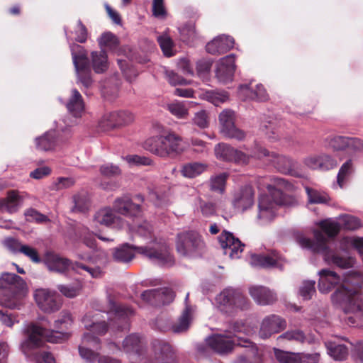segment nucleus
<instances>
[{
    "label": "nucleus",
    "instance_id": "20e7f679",
    "mask_svg": "<svg viewBox=\"0 0 363 363\" xmlns=\"http://www.w3.org/2000/svg\"><path fill=\"white\" fill-rule=\"evenodd\" d=\"M153 128L157 135L149 138L145 141L144 148L146 150L163 158L183 152L182 139L179 135L166 129L160 123L154 124Z\"/></svg>",
    "mask_w": 363,
    "mask_h": 363
},
{
    "label": "nucleus",
    "instance_id": "a211bd4d",
    "mask_svg": "<svg viewBox=\"0 0 363 363\" xmlns=\"http://www.w3.org/2000/svg\"><path fill=\"white\" fill-rule=\"evenodd\" d=\"M215 154L218 159L234 162L238 164H247L251 157L245 153L235 149L225 143H219L215 147Z\"/></svg>",
    "mask_w": 363,
    "mask_h": 363
},
{
    "label": "nucleus",
    "instance_id": "e433bc0d",
    "mask_svg": "<svg viewBox=\"0 0 363 363\" xmlns=\"http://www.w3.org/2000/svg\"><path fill=\"white\" fill-rule=\"evenodd\" d=\"M55 145V133L53 130L47 131L35 139V148L39 151H51L54 150Z\"/></svg>",
    "mask_w": 363,
    "mask_h": 363
},
{
    "label": "nucleus",
    "instance_id": "774afa93",
    "mask_svg": "<svg viewBox=\"0 0 363 363\" xmlns=\"http://www.w3.org/2000/svg\"><path fill=\"white\" fill-rule=\"evenodd\" d=\"M197 201L203 216L209 217L216 213V205L214 203L204 201L201 198H198Z\"/></svg>",
    "mask_w": 363,
    "mask_h": 363
},
{
    "label": "nucleus",
    "instance_id": "423d86ee",
    "mask_svg": "<svg viewBox=\"0 0 363 363\" xmlns=\"http://www.w3.org/2000/svg\"><path fill=\"white\" fill-rule=\"evenodd\" d=\"M251 157L259 160L266 159L267 162H271L281 173L298 177L295 170L297 162L288 156L270 152L263 147L256 145Z\"/></svg>",
    "mask_w": 363,
    "mask_h": 363
},
{
    "label": "nucleus",
    "instance_id": "3c124183",
    "mask_svg": "<svg viewBox=\"0 0 363 363\" xmlns=\"http://www.w3.org/2000/svg\"><path fill=\"white\" fill-rule=\"evenodd\" d=\"M205 99L218 106L221 104L227 101L228 99V95L225 91H215L212 90L206 91L204 94Z\"/></svg>",
    "mask_w": 363,
    "mask_h": 363
},
{
    "label": "nucleus",
    "instance_id": "5fc2aeb1",
    "mask_svg": "<svg viewBox=\"0 0 363 363\" xmlns=\"http://www.w3.org/2000/svg\"><path fill=\"white\" fill-rule=\"evenodd\" d=\"M221 133L226 138L242 141L246 138V133L238 128L235 123L221 131Z\"/></svg>",
    "mask_w": 363,
    "mask_h": 363
},
{
    "label": "nucleus",
    "instance_id": "69168bd1",
    "mask_svg": "<svg viewBox=\"0 0 363 363\" xmlns=\"http://www.w3.org/2000/svg\"><path fill=\"white\" fill-rule=\"evenodd\" d=\"M74 183V179L71 177H59L52 183V189L60 191L69 189L72 187Z\"/></svg>",
    "mask_w": 363,
    "mask_h": 363
},
{
    "label": "nucleus",
    "instance_id": "393cba45",
    "mask_svg": "<svg viewBox=\"0 0 363 363\" xmlns=\"http://www.w3.org/2000/svg\"><path fill=\"white\" fill-rule=\"evenodd\" d=\"M97 43L101 50H104L106 52L108 51L114 55H121L124 52L121 46L119 38L111 31L101 33L97 38Z\"/></svg>",
    "mask_w": 363,
    "mask_h": 363
},
{
    "label": "nucleus",
    "instance_id": "473e14b6",
    "mask_svg": "<svg viewBox=\"0 0 363 363\" xmlns=\"http://www.w3.org/2000/svg\"><path fill=\"white\" fill-rule=\"evenodd\" d=\"M250 264L252 267L261 268L277 267L281 269L283 267L277 257L264 255H252Z\"/></svg>",
    "mask_w": 363,
    "mask_h": 363
},
{
    "label": "nucleus",
    "instance_id": "c85d7f7f",
    "mask_svg": "<svg viewBox=\"0 0 363 363\" xmlns=\"http://www.w3.org/2000/svg\"><path fill=\"white\" fill-rule=\"evenodd\" d=\"M249 293L259 305H269L274 303L277 299L276 294L269 289L263 286H252L250 287Z\"/></svg>",
    "mask_w": 363,
    "mask_h": 363
},
{
    "label": "nucleus",
    "instance_id": "bf43d9fd",
    "mask_svg": "<svg viewBox=\"0 0 363 363\" xmlns=\"http://www.w3.org/2000/svg\"><path fill=\"white\" fill-rule=\"evenodd\" d=\"M315 294V281H305L299 289V295L303 300H310Z\"/></svg>",
    "mask_w": 363,
    "mask_h": 363
},
{
    "label": "nucleus",
    "instance_id": "603ef678",
    "mask_svg": "<svg viewBox=\"0 0 363 363\" xmlns=\"http://www.w3.org/2000/svg\"><path fill=\"white\" fill-rule=\"evenodd\" d=\"M213 61L210 59H201L196 62L197 74L203 80H208Z\"/></svg>",
    "mask_w": 363,
    "mask_h": 363
},
{
    "label": "nucleus",
    "instance_id": "7ed1b4c3",
    "mask_svg": "<svg viewBox=\"0 0 363 363\" xmlns=\"http://www.w3.org/2000/svg\"><path fill=\"white\" fill-rule=\"evenodd\" d=\"M134 250L162 267H169L175 263L169 247L164 242H152L141 247L124 244L115 250L113 259L118 262L128 263L133 259Z\"/></svg>",
    "mask_w": 363,
    "mask_h": 363
},
{
    "label": "nucleus",
    "instance_id": "c9c22d12",
    "mask_svg": "<svg viewBox=\"0 0 363 363\" xmlns=\"http://www.w3.org/2000/svg\"><path fill=\"white\" fill-rule=\"evenodd\" d=\"M189 298V294L186 295L185 297V303L186 306L184 310L182 312L181 317L179 318L178 322L174 323L172 325V330L174 333H181L185 332L188 330L190 322H191V314L192 312V308L190 306L187 304V301Z\"/></svg>",
    "mask_w": 363,
    "mask_h": 363
},
{
    "label": "nucleus",
    "instance_id": "f3484780",
    "mask_svg": "<svg viewBox=\"0 0 363 363\" xmlns=\"http://www.w3.org/2000/svg\"><path fill=\"white\" fill-rule=\"evenodd\" d=\"M254 203L255 191L251 186L245 185L234 191L232 205L237 211L243 213L251 208Z\"/></svg>",
    "mask_w": 363,
    "mask_h": 363
},
{
    "label": "nucleus",
    "instance_id": "c03bdc74",
    "mask_svg": "<svg viewBox=\"0 0 363 363\" xmlns=\"http://www.w3.org/2000/svg\"><path fill=\"white\" fill-rule=\"evenodd\" d=\"M308 196V201L311 204L326 203L329 201V196L325 192L318 191L308 186L305 187Z\"/></svg>",
    "mask_w": 363,
    "mask_h": 363
},
{
    "label": "nucleus",
    "instance_id": "412c9836",
    "mask_svg": "<svg viewBox=\"0 0 363 363\" xmlns=\"http://www.w3.org/2000/svg\"><path fill=\"white\" fill-rule=\"evenodd\" d=\"M235 59V55L230 54L222 57L218 62L216 77L220 83L227 84L233 80L236 67Z\"/></svg>",
    "mask_w": 363,
    "mask_h": 363
},
{
    "label": "nucleus",
    "instance_id": "72a5a7b5",
    "mask_svg": "<svg viewBox=\"0 0 363 363\" xmlns=\"http://www.w3.org/2000/svg\"><path fill=\"white\" fill-rule=\"evenodd\" d=\"M94 220L102 225L107 226L113 225L114 226L118 224L122 227L124 224L123 219L113 214L110 208H102L98 211L94 215Z\"/></svg>",
    "mask_w": 363,
    "mask_h": 363
},
{
    "label": "nucleus",
    "instance_id": "ddd939ff",
    "mask_svg": "<svg viewBox=\"0 0 363 363\" xmlns=\"http://www.w3.org/2000/svg\"><path fill=\"white\" fill-rule=\"evenodd\" d=\"M33 296L38 307L45 313H55L62 307V300L54 290L45 288L37 289Z\"/></svg>",
    "mask_w": 363,
    "mask_h": 363
},
{
    "label": "nucleus",
    "instance_id": "f704fd0d",
    "mask_svg": "<svg viewBox=\"0 0 363 363\" xmlns=\"http://www.w3.org/2000/svg\"><path fill=\"white\" fill-rule=\"evenodd\" d=\"M65 31L68 40H74L79 43H84L86 40V30L80 21L65 27Z\"/></svg>",
    "mask_w": 363,
    "mask_h": 363
},
{
    "label": "nucleus",
    "instance_id": "8fccbe9b",
    "mask_svg": "<svg viewBox=\"0 0 363 363\" xmlns=\"http://www.w3.org/2000/svg\"><path fill=\"white\" fill-rule=\"evenodd\" d=\"M94 247V241L92 240V248ZM95 259L96 262L99 260V265L92 267V277H99L102 274L101 266L106 262V254L103 251H94L92 250V260Z\"/></svg>",
    "mask_w": 363,
    "mask_h": 363
},
{
    "label": "nucleus",
    "instance_id": "4be33fe9",
    "mask_svg": "<svg viewBox=\"0 0 363 363\" xmlns=\"http://www.w3.org/2000/svg\"><path fill=\"white\" fill-rule=\"evenodd\" d=\"M207 345L219 354H226L232 351L235 339H231L230 335L215 334L206 339Z\"/></svg>",
    "mask_w": 363,
    "mask_h": 363
},
{
    "label": "nucleus",
    "instance_id": "5701e85b",
    "mask_svg": "<svg viewBox=\"0 0 363 363\" xmlns=\"http://www.w3.org/2000/svg\"><path fill=\"white\" fill-rule=\"evenodd\" d=\"M154 358L151 363H174L175 355L172 346L161 340L152 342Z\"/></svg>",
    "mask_w": 363,
    "mask_h": 363
},
{
    "label": "nucleus",
    "instance_id": "a878e982",
    "mask_svg": "<svg viewBox=\"0 0 363 363\" xmlns=\"http://www.w3.org/2000/svg\"><path fill=\"white\" fill-rule=\"evenodd\" d=\"M234 43V39L231 36L220 35L208 43L206 45V50L209 54L220 55L230 50Z\"/></svg>",
    "mask_w": 363,
    "mask_h": 363
},
{
    "label": "nucleus",
    "instance_id": "bb28decb",
    "mask_svg": "<svg viewBox=\"0 0 363 363\" xmlns=\"http://www.w3.org/2000/svg\"><path fill=\"white\" fill-rule=\"evenodd\" d=\"M239 94L240 97L245 99H251L257 101L264 102L269 99V95L262 84H258L255 89L251 87L250 84H242L239 86Z\"/></svg>",
    "mask_w": 363,
    "mask_h": 363
},
{
    "label": "nucleus",
    "instance_id": "e2e57ef3",
    "mask_svg": "<svg viewBox=\"0 0 363 363\" xmlns=\"http://www.w3.org/2000/svg\"><path fill=\"white\" fill-rule=\"evenodd\" d=\"M20 252L29 258L33 263L39 264L42 262L38 250L28 245H23L20 249Z\"/></svg>",
    "mask_w": 363,
    "mask_h": 363
},
{
    "label": "nucleus",
    "instance_id": "6e6d98bb",
    "mask_svg": "<svg viewBox=\"0 0 363 363\" xmlns=\"http://www.w3.org/2000/svg\"><path fill=\"white\" fill-rule=\"evenodd\" d=\"M220 132L235 123V112L230 109L223 110L218 116Z\"/></svg>",
    "mask_w": 363,
    "mask_h": 363
},
{
    "label": "nucleus",
    "instance_id": "9d476101",
    "mask_svg": "<svg viewBox=\"0 0 363 363\" xmlns=\"http://www.w3.org/2000/svg\"><path fill=\"white\" fill-rule=\"evenodd\" d=\"M70 49L78 81L85 87H89L91 82V65L87 52L82 46L77 44L70 45Z\"/></svg>",
    "mask_w": 363,
    "mask_h": 363
},
{
    "label": "nucleus",
    "instance_id": "0eeeda50",
    "mask_svg": "<svg viewBox=\"0 0 363 363\" xmlns=\"http://www.w3.org/2000/svg\"><path fill=\"white\" fill-rule=\"evenodd\" d=\"M219 309L226 313H233L239 311L250 308V302L238 290L227 288L221 291L216 298Z\"/></svg>",
    "mask_w": 363,
    "mask_h": 363
},
{
    "label": "nucleus",
    "instance_id": "f8f14e48",
    "mask_svg": "<svg viewBox=\"0 0 363 363\" xmlns=\"http://www.w3.org/2000/svg\"><path fill=\"white\" fill-rule=\"evenodd\" d=\"M338 222L328 219L320 222L319 225L322 230L330 238H333L337 235L340 230V225L348 230H355L361 227V222L357 217L343 214L337 218Z\"/></svg>",
    "mask_w": 363,
    "mask_h": 363
},
{
    "label": "nucleus",
    "instance_id": "1a4fd4ad",
    "mask_svg": "<svg viewBox=\"0 0 363 363\" xmlns=\"http://www.w3.org/2000/svg\"><path fill=\"white\" fill-rule=\"evenodd\" d=\"M228 333L230 334H234L235 338H237L235 339V342L238 345L247 348L245 356L240 357V363H245L248 359L252 358H254L255 362L259 360V354L256 345L247 338H242L240 336H237V334L239 333H243L247 335H249L250 333H252V330L248 326H247L242 320H236L232 322L230 324Z\"/></svg>",
    "mask_w": 363,
    "mask_h": 363
},
{
    "label": "nucleus",
    "instance_id": "2eb2a0df",
    "mask_svg": "<svg viewBox=\"0 0 363 363\" xmlns=\"http://www.w3.org/2000/svg\"><path fill=\"white\" fill-rule=\"evenodd\" d=\"M133 120V114L128 111H116L104 113L98 121V127L101 131H106L128 125Z\"/></svg>",
    "mask_w": 363,
    "mask_h": 363
},
{
    "label": "nucleus",
    "instance_id": "052dcab7",
    "mask_svg": "<svg viewBox=\"0 0 363 363\" xmlns=\"http://www.w3.org/2000/svg\"><path fill=\"white\" fill-rule=\"evenodd\" d=\"M123 159L131 166H150L153 163L150 157L137 155H128Z\"/></svg>",
    "mask_w": 363,
    "mask_h": 363
},
{
    "label": "nucleus",
    "instance_id": "13d9d810",
    "mask_svg": "<svg viewBox=\"0 0 363 363\" xmlns=\"http://www.w3.org/2000/svg\"><path fill=\"white\" fill-rule=\"evenodd\" d=\"M117 62L126 80L129 82L134 81L138 75V72L130 67L125 60L118 59Z\"/></svg>",
    "mask_w": 363,
    "mask_h": 363
},
{
    "label": "nucleus",
    "instance_id": "f257e3e1",
    "mask_svg": "<svg viewBox=\"0 0 363 363\" xmlns=\"http://www.w3.org/2000/svg\"><path fill=\"white\" fill-rule=\"evenodd\" d=\"M318 275V289L321 293L327 294L338 286L331 296L332 302L347 315V325H357V320L363 318V293L359 291L362 283V276L350 272L340 278L336 272L326 269L320 270Z\"/></svg>",
    "mask_w": 363,
    "mask_h": 363
},
{
    "label": "nucleus",
    "instance_id": "ea45409f",
    "mask_svg": "<svg viewBox=\"0 0 363 363\" xmlns=\"http://www.w3.org/2000/svg\"><path fill=\"white\" fill-rule=\"evenodd\" d=\"M109 66L107 53L104 50L92 52V70L100 74L106 72Z\"/></svg>",
    "mask_w": 363,
    "mask_h": 363
},
{
    "label": "nucleus",
    "instance_id": "4468645a",
    "mask_svg": "<svg viewBox=\"0 0 363 363\" xmlns=\"http://www.w3.org/2000/svg\"><path fill=\"white\" fill-rule=\"evenodd\" d=\"M45 265L51 272L63 274L70 269L78 271V269H84L91 273V269L82 264H72V262L64 257L52 252H47L43 259Z\"/></svg>",
    "mask_w": 363,
    "mask_h": 363
},
{
    "label": "nucleus",
    "instance_id": "49530a36",
    "mask_svg": "<svg viewBox=\"0 0 363 363\" xmlns=\"http://www.w3.org/2000/svg\"><path fill=\"white\" fill-rule=\"evenodd\" d=\"M276 359L279 363H301L300 353H294L274 349Z\"/></svg>",
    "mask_w": 363,
    "mask_h": 363
},
{
    "label": "nucleus",
    "instance_id": "680f3d73",
    "mask_svg": "<svg viewBox=\"0 0 363 363\" xmlns=\"http://www.w3.org/2000/svg\"><path fill=\"white\" fill-rule=\"evenodd\" d=\"M168 110L178 118H185L188 115V108L184 104L180 102L169 104Z\"/></svg>",
    "mask_w": 363,
    "mask_h": 363
},
{
    "label": "nucleus",
    "instance_id": "dca6fc26",
    "mask_svg": "<svg viewBox=\"0 0 363 363\" xmlns=\"http://www.w3.org/2000/svg\"><path fill=\"white\" fill-rule=\"evenodd\" d=\"M113 209L116 213L131 219L133 222L142 216L140 205L134 203L128 195L116 198L113 203Z\"/></svg>",
    "mask_w": 363,
    "mask_h": 363
},
{
    "label": "nucleus",
    "instance_id": "39448f33",
    "mask_svg": "<svg viewBox=\"0 0 363 363\" xmlns=\"http://www.w3.org/2000/svg\"><path fill=\"white\" fill-rule=\"evenodd\" d=\"M0 289L5 291L0 297V306L19 309L27 292L24 280L16 274L3 273L0 277Z\"/></svg>",
    "mask_w": 363,
    "mask_h": 363
},
{
    "label": "nucleus",
    "instance_id": "37998d69",
    "mask_svg": "<svg viewBox=\"0 0 363 363\" xmlns=\"http://www.w3.org/2000/svg\"><path fill=\"white\" fill-rule=\"evenodd\" d=\"M207 165L201 162H191L184 164L181 173L182 176L186 178H194L206 171Z\"/></svg>",
    "mask_w": 363,
    "mask_h": 363
},
{
    "label": "nucleus",
    "instance_id": "79ce46f5",
    "mask_svg": "<svg viewBox=\"0 0 363 363\" xmlns=\"http://www.w3.org/2000/svg\"><path fill=\"white\" fill-rule=\"evenodd\" d=\"M229 177L227 172H223L211 176L209 179V189L211 191L223 194L225 192L226 181Z\"/></svg>",
    "mask_w": 363,
    "mask_h": 363
},
{
    "label": "nucleus",
    "instance_id": "338daca9",
    "mask_svg": "<svg viewBox=\"0 0 363 363\" xmlns=\"http://www.w3.org/2000/svg\"><path fill=\"white\" fill-rule=\"evenodd\" d=\"M182 40L184 42L189 43L196 37V30L194 25H185L179 28Z\"/></svg>",
    "mask_w": 363,
    "mask_h": 363
},
{
    "label": "nucleus",
    "instance_id": "f03ea898",
    "mask_svg": "<svg viewBox=\"0 0 363 363\" xmlns=\"http://www.w3.org/2000/svg\"><path fill=\"white\" fill-rule=\"evenodd\" d=\"M73 319L69 312L62 311L54 321V329L48 331L46 329L34 323L26 325L23 329L25 339L21 342L20 348L26 356L33 354V351L40 347L46 339L53 343H60L70 337L69 328L72 325Z\"/></svg>",
    "mask_w": 363,
    "mask_h": 363
},
{
    "label": "nucleus",
    "instance_id": "6e6552de",
    "mask_svg": "<svg viewBox=\"0 0 363 363\" xmlns=\"http://www.w3.org/2000/svg\"><path fill=\"white\" fill-rule=\"evenodd\" d=\"M205 244L201 237L194 231L183 232L177 237L176 248L184 257H197L201 255Z\"/></svg>",
    "mask_w": 363,
    "mask_h": 363
},
{
    "label": "nucleus",
    "instance_id": "09e8293b",
    "mask_svg": "<svg viewBox=\"0 0 363 363\" xmlns=\"http://www.w3.org/2000/svg\"><path fill=\"white\" fill-rule=\"evenodd\" d=\"M57 289L65 297L72 298L79 295L82 285L80 283L68 285L59 284Z\"/></svg>",
    "mask_w": 363,
    "mask_h": 363
},
{
    "label": "nucleus",
    "instance_id": "a18cd8bd",
    "mask_svg": "<svg viewBox=\"0 0 363 363\" xmlns=\"http://www.w3.org/2000/svg\"><path fill=\"white\" fill-rule=\"evenodd\" d=\"M286 339L289 341H296L300 343L308 342L311 343L313 340L310 337L306 336L303 332L301 330H289L280 336H279L278 340Z\"/></svg>",
    "mask_w": 363,
    "mask_h": 363
},
{
    "label": "nucleus",
    "instance_id": "b1692460",
    "mask_svg": "<svg viewBox=\"0 0 363 363\" xmlns=\"http://www.w3.org/2000/svg\"><path fill=\"white\" fill-rule=\"evenodd\" d=\"M286 326L285 320L277 315L265 317L262 323L259 335L262 339L269 337L272 334L277 333Z\"/></svg>",
    "mask_w": 363,
    "mask_h": 363
},
{
    "label": "nucleus",
    "instance_id": "aec40b11",
    "mask_svg": "<svg viewBox=\"0 0 363 363\" xmlns=\"http://www.w3.org/2000/svg\"><path fill=\"white\" fill-rule=\"evenodd\" d=\"M303 164L311 169L325 172L337 167V161L328 154L320 153L306 157Z\"/></svg>",
    "mask_w": 363,
    "mask_h": 363
},
{
    "label": "nucleus",
    "instance_id": "6ab92c4d",
    "mask_svg": "<svg viewBox=\"0 0 363 363\" xmlns=\"http://www.w3.org/2000/svg\"><path fill=\"white\" fill-rule=\"evenodd\" d=\"M218 240L225 255H228L230 259L240 257L245 245L238 238H235L231 233L224 230L218 237Z\"/></svg>",
    "mask_w": 363,
    "mask_h": 363
},
{
    "label": "nucleus",
    "instance_id": "a19ab883",
    "mask_svg": "<svg viewBox=\"0 0 363 363\" xmlns=\"http://www.w3.org/2000/svg\"><path fill=\"white\" fill-rule=\"evenodd\" d=\"M133 313L130 308L125 307L123 306H117L114 311V320L119 322L120 324L117 325L118 330H127L129 327L128 318Z\"/></svg>",
    "mask_w": 363,
    "mask_h": 363
},
{
    "label": "nucleus",
    "instance_id": "4d7b16f0",
    "mask_svg": "<svg viewBox=\"0 0 363 363\" xmlns=\"http://www.w3.org/2000/svg\"><path fill=\"white\" fill-rule=\"evenodd\" d=\"M157 41L165 56L171 57L174 55L172 50L173 42L168 35L163 34L158 36Z\"/></svg>",
    "mask_w": 363,
    "mask_h": 363
},
{
    "label": "nucleus",
    "instance_id": "de8ad7c7",
    "mask_svg": "<svg viewBox=\"0 0 363 363\" xmlns=\"http://www.w3.org/2000/svg\"><path fill=\"white\" fill-rule=\"evenodd\" d=\"M90 345L91 334L89 332L84 333L82 337V341L78 347V350L80 357L87 362L91 360Z\"/></svg>",
    "mask_w": 363,
    "mask_h": 363
},
{
    "label": "nucleus",
    "instance_id": "2f4dec72",
    "mask_svg": "<svg viewBox=\"0 0 363 363\" xmlns=\"http://www.w3.org/2000/svg\"><path fill=\"white\" fill-rule=\"evenodd\" d=\"M23 201V197L19 191H9L6 198L0 199V210L11 213L16 212L22 205Z\"/></svg>",
    "mask_w": 363,
    "mask_h": 363
},
{
    "label": "nucleus",
    "instance_id": "c756f323",
    "mask_svg": "<svg viewBox=\"0 0 363 363\" xmlns=\"http://www.w3.org/2000/svg\"><path fill=\"white\" fill-rule=\"evenodd\" d=\"M68 112L75 118H80L84 113V102L82 94L76 89L71 91V94L64 103Z\"/></svg>",
    "mask_w": 363,
    "mask_h": 363
},
{
    "label": "nucleus",
    "instance_id": "864d4df0",
    "mask_svg": "<svg viewBox=\"0 0 363 363\" xmlns=\"http://www.w3.org/2000/svg\"><path fill=\"white\" fill-rule=\"evenodd\" d=\"M156 306L171 303L174 298V292L168 288L157 289Z\"/></svg>",
    "mask_w": 363,
    "mask_h": 363
},
{
    "label": "nucleus",
    "instance_id": "7c9ffc66",
    "mask_svg": "<svg viewBox=\"0 0 363 363\" xmlns=\"http://www.w3.org/2000/svg\"><path fill=\"white\" fill-rule=\"evenodd\" d=\"M124 351L129 354L130 359L133 362L138 360L143 350L140 337L135 334L128 336L123 342Z\"/></svg>",
    "mask_w": 363,
    "mask_h": 363
},
{
    "label": "nucleus",
    "instance_id": "58836bf2",
    "mask_svg": "<svg viewBox=\"0 0 363 363\" xmlns=\"http://www.w3.org/2000/svg\"><path fill=\"white\" fill-rule=\"evenodd\" d=\"M291 186V184L284 179L281 177H273L271 179V184H267V189L269 191V194L267 195L278 198V195H274V193L277 191H279L284 201L287 202L288 198L283 194V191L289 189Z\"/></svg>",
    "mask_w": 363,
    "mask_h": 363
},
{
    "label": "nucleus",
    "instance_id": "cd10ccee",
    "mask_svg": "<svg viewBox=\"0 0 363 363\" xmlns=\"http://www.w3.org/2000/svg\"><path fill=\"white\" fill-rule=\"evenodd\" d=\"M329 145L337 150L349 148L354 151H357L363 149V143L360 139L340 135L331 138L329 141Z\"/></svg>",
    "mask_w": 363,
    "mask_h": 363
},
{
    "label": "nucleus",
    "instance_id": "0e129e2a",
    "mask_svg": "<svg viewBox=\"0 0 363 363\" xmlns=\"http://www.w3.org/2000/svg\"><path fill=\"white\" fill-rule=\"evenodd\" d=\"M193 123L201 129H205L208 127V113L204 110H201L195 113L193 118Z\"/></svg>",
    "mask_w": 363,
    "mask_h": 363
},
{
    "label": "nucleus",
    "instance_id": "4c0bfd02",
    "mask_svg": "<svg viewBox=\"0 0 363 363\" xmlns=\"http://www.w3.org/2000/svg\"><path fill=\"white\" fill-rule=\"evenodd\" d=\"M325 345L327 353L335 360H344L348 355V349L342 344L335 341H327L325 342Z\"/></svg>",
    "mask_w": 363,
    "mask_h": 363
},
{
    "label": "nucleus",
    "instance_id": "9b49d317",
    "mask_svg": "<svg viewBox=\"0 0 363 363\" xmlns=\"http://www.w3.org/2000/svg\"><path fill=\"white\" fill-rule=\"evenodd\" d=\"M274 195H278V198L267 194L261 195L259 198L257 219L261 224L272 221L276 216L277 207L287 204L279 191H275Z\"/></svg>",
    "mask_w": 363,
    "mask_h": 363
}]
</instances>
